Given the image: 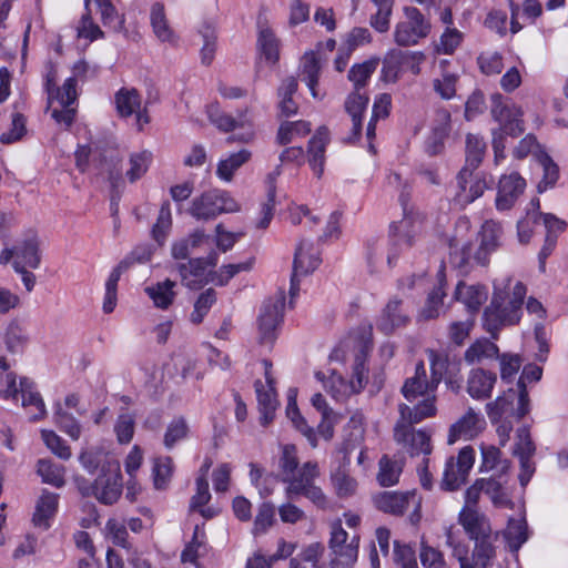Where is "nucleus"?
<instances>
[{"instance_id": "1", "label": "nucleus", "mask_w": 568, "mask_h": 568, "mask_svg": "<svg viewBox=\"0 0 568 568\" xmlns=\"http://www.w3.org/2000/svg\"><path fill=\"white\" fill-rule=\"evenodd\" d=\"M281 480L286 485L287 499L294 500L304 496L321 509L328 508L329 501L323 489L315 485L320 477V467L316 462L308 460L300 465L294 445H285L280 457Z\"/></svg>"}, {"instance_id": "2", "label": "nucleus", "mask_w": 568, "mask_h": 568, "mask_svg": "<svg viewBox=\"0 0 568 568\" xmlns=\"http://www.w3.org/2000/svg\"><path fill=\"white\" fill-rule=\"evenodd\" d=\"M510 284V278L505 284L495 282L491 302L484 311V328L494 338L503 327L518 324L523 315L526 286L521 282H516L513 287Z\"/></svg>"}, {"instance_id": "3", "label": "nucleus", "mask_w": 568, "mask_h": 568, "mask_svg": "<svg viewBox=\"0 0 568 568\" xmlns=\"http://www.w3.org/2000/svg\"><path fill=\"white\" fill-rule=\"evenodd\" d=\"M436 389L437 387L430 386V379H427L425 364L422 361L418 362L414 375L408 377L402 387V394L407 402L412 404L417 402L413 407L407 404L399 405L403 422L417 424L435 416Z\"/></svg>"}, {"instance_id": "4", "label": "nucleus", "mask_w": 568, "mask_h": 568, "mask_svg": "<svg viewBox=\"0 0 568 568\" xmlns=\"http://www.w3.org/2000/svg\"><path fill=\"white\" fill-rule=\"evenodd\" d=\"M75 483L83 497H94L103 505L115 504L123 487L119 463L104 464L102 473L92 483L84 477H77Z\"/></svg>"}, {"instance_id": "5", "label": "nucleus", "mask_w": 568, "mask_h": 568, "mask_svg": "<svg viewBox=\"0 0 568 568\" xmlns=\"http://www.w3.org/2000/svg\"><path fill=\"white\" fill-rule=\"evenodd\" d=\"M432 31L430 21L415 7L403 8V17L395 24L394 42L398 47H413L426 39Z\"/></svg>"}, {"instance_id": "6", "label": "nucleus", "mask_w": 568, "mask_h": 568, "mask_svg": "<svg viewBox=\"0 0 568 568\" xmlns=\"http://www.w3.org/2000/svg\"><path fill=\"white\" fill-rule=\"evenodd\" d=\"M240 210L239 203L222 190H210L192 200L189 213L197 221H210L223 213H234Z\"/></svg>"}, {"instance_id": "7", "label": "nucleus", "mask_w": 568, "mask_h": 568, "mask_svg": "<svg viewBox=\"0 0 568 568\" xmlns=\"http://www.w3.org/2000/svg\"><path fill=\"white\" fill-rule=\"evenodd\" d=\"M359 537H349L341 520L331 525L329 566L331 568H353L358 557Z\"/></svg>"}, {"instance_id": "8", "label": "nucleus", "mask_w": 568, "mask_h": 568, "mask_svg": "<svg viewBox=\"0 0 568 568\" xmlns=\"http://www.w3.org/2000/svg\"><path fill=\"white\" fill-rule=\"evenodd\" d=\"M284 306L285 295L283 291L277 292L264 302L257 318L258 342L261 345L271 347L274 344L282 323Z\"/></svg>"}, {"instance_id": "9", "label": "nucleus", "mask_w": 568, "mask_h": 568, "mask_svg": "<svg viewBox=\"0 0 568 568\" xmlns=\"http://www.w3.org/2000/svg\"><path fill=\"white\" fill-rule=\"evenodd\" d=\"M12 261L14 271L22 267L38 268L41 263L40 243L38 236L32 233L18 242L13 247H6L0 253V263L7 264Z\"/></svg>"}, {"instance_id": "10", "label": "nucleus", "mask_w": 568, "mask_h": 568, "mask_svg": "<svg viewBox=\"0 0 568 568\" xmlns=\"http://www.w3.org/2000/svg\"><path fill=\"white\" fill-rule=\"evenodd\" d=\"M491 102V116L500 125L495 131L514 138L520 135L525 131L521 108L510 100H505L500 94L493 95Z\"/></svg>"}, {"instance_id": "11", "label": "nucleus", "mask_w": 568, "mask_h": 568, "mask_svg": "<svg viewBox=\"0 0 568 568\" xmlns=\"http://www.w3.org/2000/svg\"><path fill=\"white\" fill-rule=\"evenodd\" d=\"M474 462L475 450L471 446L462 448L456 458L450 457L445 465L442 488L449 491L458 489L467 480Z\"/></svg>"}, {"instance_id": "12", "label": "nucleus", "mask_w": 568, "mask_h": 568, "mask_svg": "<svg viewBox=\"0 0 568 568\" xmlns=\"http://www.w3.org/2000/svg\"><path fill=\"white\" fill-rule=\"evenodd\" d=\"M526 186V180L519 173L503 174L497 185L496 209L499 212L511 210L524 194Z\"/></svg>"}, {"instance_id": "13", "label": "nucleus", "mask_w": 568, "mask_h": 568, "mask_svg": "<svg viewBox=\"0 0 568 568\" xmlns=\"http://www.w3.org/2000/svg\"><path fill=\"white\" fill-rule=\"evenodd\" d=\"M412 425L400 418L394 429L395 440L402 444L412 456L430 454V435L423 429H413Z\"/></svg>"}, {"instance_id": "14", "label": "nucleus", "mask_w": 568, "mask_h": 568, "mask_svg": "<svg viewBox=\"0 0 568 568\" xmlns=\"http://www.w3.org/2000/svg\"><path fill=\"white\" fill-rule=\"evenodd\" d=\"M77 80L68 78L61 89L55 92V99L61 109L52 108L51 116L58 124L70 128L75 119L77 109L73 104L77 101Z\"/></svg>"}, {"instance_id": "15", "label": "nucleus", "mask_w": 568, "mask_h": 568, "mask_svg": "<svg viewBox=\"0 0 568 568\" xmlns=\"http://www.w3.org/2000/svg\"><path fill=\"white\" fill-rule=\"evenodd\" d=\"M399 201L403 205L404 212H406V195L404 191L399 195ZM420 229L422 220L418 216L414 217L405 213L402 221L390 225L393 246H400L405 248L410 247L414 244L416 236L419 234Z\"/></svg>"}, {"instance_id": "16", "label": "nucleus", "mask_w": 568, "mask_h": 568, "mask_svg": "<svg viewBox=\"0 0 568 568\" xmlns=\"http://www.w3.org/2000/svg\"><path fill=\"white\" fill-rule=\"evenodd\" d=\"M486 426L484 416L473 408L457 419L449 428L448 444H454L459 439L470 440L478 436Z\"/></svg>"}, {"instance_id": "17", "label": "nucleus", "mask_w": 568, "mask_h": 568, "mask_svg": "<svg viewBox=\"0 0 568 568\" xmlns=\"http://www.w3.org/2000/svg\"><path fill=\"white\" fill-rule=\"evenodd\" d=\"M458 523L471 540L479 541L491 538L490 523L477 508L464 506L458 514Z\"/></svg>"}, {"instance_id": "18", "label": "nucleus", "mask_w": 568, "mask_h": 568, "mask_svg": "<svg viewBox=\"0 0 568 568\" xmlns=\"http://www.w3.org/2000/svg\"><path fill=\"white\" fill-rule=\"evenodd\" d=\"M501 235L503 227L499 222L488 220L483 223L479 232L480 244L474 255L478 265L485 266L489 262V255L499 246Z\"/></svg>"}, {"instance_id": "19", "label": "nucleus", "mask_w": 568, "mask_h": 568, "mask_svg": "<svg viewBox=\"0 0 568 568\" xmlns=\"http://www.w3.org/2000/svg\"><path fill=\"white\" fill-rule=\"evenodd\" d=\"M473 171L463 168L457 175L458 192L456 201L460 205H467L480 197L488 187L484 178L473 176Z\"/></svg>"}, {"instance_id": "20", "label": "nucleus", "mask_w": 568, "mask_h": 568, "mask_svg": "<svg viewBox=\"0 0 568 568\" xmlns=\"http://www.w3.org/2000/svg\"><path fill=\"white\" fill-rule=\"evenodd\" d=\"M497 375L494 372L476 367L469 371L466 382V392L476 400L490 398Z\"/></svg>"}, {"instance_id": "21", "label": "nucleus", "mask_w": 568, "mask_h": 568, "mask_svg": "<svg viewBox=\"0 0 568 568\" xmlns=\"http://www.w3.org/2000/svg\"><path fill=\"white\" fill-rule=\"evenodd\" d=\"M115 106L120 116L128 118L136 115V123L141 130L143 124L149 123L150 119L145 110H141V97L135 89L122 88L115 94Z\"/></svg>"}, {"instance_id": "22", "label": "nucleus", "mask_w": 568, "mask_h": 568, "mask_svg": "<svg viewBox=\"0 0 568 568\" xmlns=\"http://www.w3.org/2000/svg\"><path fill=\"white\" fill-rule=\"evenodd\" d=\"M450 132V113L446 109H439L435 113L430 134L425 142V151L429 155L443 152L445 141Z\"/></svg>"}, {"instance_id": "23", "label": "nucleus", "mask_w": 568, "mask_h": 568, "mask_svg": "<svg viewBox=\"0 0 568 568\" xmlns=\"http://www.w3.org/2000/svg\"><path fill=\"white\" fill-rule=\"evenodd\" d=\"M410 503L417 504L415 493L384 491L374 497L376 508L390 515H403Z\"/></svg>"}, {"instance_id": "24", "label": "nucleus", "mask_w": 568, "mask_h": 568, "mask_svg": "<svg viewBox=\"0 0 568 568\" xmlns=\"http://www.w3.org/2000/svg\"><path fill=\"white\" fill-rule=\"evenodd\" d=\"M176 270L184 286L199 290L209 282L206 262L203 257L189 258L185 263H179Z\"/></svg>"}, {"instance_id": "25", "label": "nucleus", "mask_w": 568, "mask_h": 568, "mask_svg": "<svg viewBox=\"0 0 568 568\" xmlns=\"http://www.w3.org/2000/svg\"><path fill=\"white\" fill-rule=\"evenodd\" d=\"M369 98L361 90H354L345 101L346 112L351 115L353 122L352 135L346 142L353 143L361 136L363 113L365 112Z\"/></svg>"}, {"instance_id": "26", "label": "nucleus", "mask_w": 568, "mask_h": 568, "mask_svg": "<svg viewBox=\"0 0 568 568\" xmlns=\"http://www.w3.org/2000/svg\"><path fill=\"white\" fill-rule=\"evenodd\" d=\"M329 142V132L326 126H321L308 142V163L317 178L324 171L325 149Z\"/></svg>"}, {"instance_id": "27", "label": "nucleus", "mask_w": 568, "mask_h": 568, "mask_svg": "<svg viewBox=\"0 0 568 568\" xmlns=\"http://www.w3.org/2000/svg\"><path fill=\"white\" fill-rule=\"evenodd\" d=\"M304 247L305 246L302 245L300 248H296L294 254L293 272L290 286L291 304L293 303V300L298 295L301 278L314 272L321 263V260L315 254H311L308 263L305 264Z\"/></svg>"}, {"instance_id": "28", "label": "nucleus", "mask_w": 568, "mask_h": 568, "mask_svg": "<svg viewBox=\"0 0 568 568\" xmlns=\"http://www.w3.org/2000/svg\"><path fill=\"white\" fill-rule=\"evenodd\" d=\"M59 505V495L49 490H43L36 504V510L32 521L36 527L47 530L51 526V519L54 517Z\"/></svg>"}, {"instance_id": "29", "label": "nucleus", "mask_w": 568, "mask_h": 568, "mask_svg": "<svg viewBox=\"0 0 568 568\" xmlns=\"http://www.w3.org/2000/svg\"><path fill=\"white\" fill-rule=\"evenodd\" d=\"M454 296L457 301L462 302L470 313H476L487 301L488 291L486 286L481 284L467 285L464 282H459Z\"/></svg>"}, {"instance_id": "30", "label": "nucleus", "mask_w": 568, "mask_h": 568, "mask_svg": "<svg viewBox=\"0 0 568 568\" xmlns=\"http://www.w3.org/2000/svg\"><path fill=\"white\" fill-rule=\"evenodd\" d=\"M473 245L468 241L453 237L449 241V263L453 267L467 274L474 264H477L471 253Z\"/></svg>"}, {"instance_id": "31", "label": "nucleus", "mask_w": 568, "mask_h": 568, "mask_svg": "<svg viewBox=\"0 0 568 568\" xmlns=\"http://www.w3.org/2000/svg\"><path fill=\"white\" fill-rule=\"evenodd\" d=\"M400 305L402 301L390 300L379 315L376 325L384 334L388 335L408 322V316L402 312Z\"/></svg>"}, {"instance_id": "32", "label": "nucleus", "mask_w": 568, "mask_h": 568, "mask_svg": "<svg viewBox=\"0 0 568 568\" xmlns=\"http://www.w3.org/2000/svg\"><path fill=\"white\" fill-rule=\"evenodd\" d=\"M20 394L22 397V406L34 412L30 416L32 422L44 418L47 410L44 402L39 392L36 390L34 383L23 377L20 379Z\"/></svg>"}, {"instance_id": "33", "label": "nucleus", "mask_w": 568, "mask_h": 568, "mask_svg": "<svg viewBox=\"0 0 568 568\" xmlns=\"http://www.w3.org/2000/svg\"><path fill=\"white\" fill-rule=\"evenodd\" d=\"M332 488L335 495L341 499L353 497L358 488V483L347 468L346 464L339 465L331 471L329 476Z\"/></svg>"}, {"instance_id": "34", "label": "nucleus", "mask_w": 568, "mask_h": 568, "mask_svg": "<svg viewBox=\"0 0 568 568\" xmlns=\"http://www.w3.org/2000/svg\"><path fill=\"white\" fill-rule=\"evenodd\" d=\"M528 526L524 517L509 518L508 525L504 530V538L507 547L514 554L528 540Z\"/></svg>"}, {"instance_id": "35", "label": "nucleus", "mask_w": 568, "mask_h": 568, "mask_svg": "<svg viewBox=\"0 0 568 568\" xmlns=\"http://www.w3.org/2000/svg\"><path fill=\"white\" fill-rule=\"evenodd\" d=\"M207 239L205 232L201 229L194 230L187 236L173 242L171 254L174 260H187L191 253L200 247Z\"/></svg>"}, {"instance_id": "36", "label": "nucleus", "mask_w": 568, "mask_h": 568, "mask_svg": "<svg viewBox=\"0 0 568 568\" xmlns=\"http://www.w3.org/2000/svg\"><path fill=\"white\" fill-rule=\"evenodd\" d=\"M257 48L260 55L270 64H275L280 59V42L273 31L267 27H260Z\"/></svg>"}, {"instance_id": "37", "label": "nucleus", "mask_w": 568, "mask_h": 568, "mask_svg": "<svg viewBox=\"0 0 568 568\" xmlns=\"http://www.w3.org/2000/svg\"><path fill=\"white\" fill-rule=\"evenodd\" d=\"M130 267L128 260L121 261L110 273L105 282V294L103 300V312L112 313L116 306L118 283L123 272Z\"/></svg>"}, {"instance_id": "38", "label": "nucleus", "mask_w": 568, "mask_h": 568, "mask_svg": "<svg viewBox=\"0 0 568 568\" xmlns=\"http://www.w3.org/2000/svg\"><path fill=\"white\" fill-rule=\"evenodd\" d=\"M404 64L405 52L398 49L389 50L383 59L381 79L386 83H395L400 77Z\"/></svg>"}, {"instance_id": "39", "label": "nucleus", "mask_w": 568, "mask_h": 568, "mask_svg": "<svg viewBox=\"0 0 568 568\" xmlns=\"http://www.w3.org/2000/svg\"><path fill=\"white\" fill-rule=\"evenodd\" d=\"M174 286L175 282L168 278L163 282L146 286L144 292L152 300L155 307L168 310L175 298Z\"/></svg>"}, {"instance_id": "40", "label": "nucleus", "mask_w": 568, "mask_h": 568, "mask_svg": "<svg viewBox=\"0 0 568 568\" xmlns=\"http://www.w3.org/2000/svg\"><path fill=\"white\" fill-rule=\"evenodd\" d=\"M286 415L292 420L296 429H298L307 438L310 444L315 447L317 445L316 433L313 427L307 425L300 414L296 404V389L288 390Z\"/></svg>"}, {"instance_id": "41", "label": "nucleus", "mask_w": 568, "mask_h": 568, "mask_svg": "<svg viewBox=\"0 0 568 568\" xmlns=\"http://www.w3.org/2000/svg\"><path fill=\"white\" fill-rule=\"evenodd\" d=\"M251 156L252 153L247 149L231 153L226 159H222L217 163L216 175L225 182L232 181L234 173L248 162Z\"/></svg>"}, {"instance_id": "42", "label": "nucleus", "mask_w": 568, "mask_h": 568, "mask_svg": "<svg viewBox=\"0 0 568 568\" xmlns=\"http://www.w3.org/2000/svg\"><path fill=\"white\" fill-rule=\"evenodd\" d=\"M498 346L487 338L475 341L465 352L464 359L467 364L479 363L484 359L498 356Z\"/></svg>"}, {"instance_id": "43", "label": "nucleus", "mask_w": 568, "mask_h": 568, "mask_svg": "<svg viewBox=\"0 0 568 568\" xmlns=\"http://www.w3.org/2000/svg\"><path fill=\"white\" fill-rule=\"evenodd\" d=\"M302 81L306 83L308 87L311 94L313 98L318 99L320 94L316 91V85L318 83V75L321 71L320 61L317 59L316 53L308 52L305 53L302 59Z\"/></svg>"}, {"instance_id": "44", "label": "nucleus", "mask_w": 568, "mask_h": 568, "mask_svg": "<svg viewBox=\"0 0 568 568\" xmlns=\"http://www.w3.org/2000/svg\"><path fill=\"white\" fill-rule=\"evenodd\" d=\"M379 470L377 480L381 486L388 487L398 483L403 471V462L400 459L389 458L384 455L378 463Z\"/></svg>"}, {"instance_id": "45", "label": "nucleus", "mask_w": 568, "mask_h": 568, "mask_svg": "<svg viewBox=\"0 0 568 568\" xmlns=\"http://www.w3.org/2000/svg\"><path fill=\"white\" fill-rule=\"evenodd\" d=\"M503 474H499L498 478L489 477V478H480L483 480V493L487 495L491 503L496 507H505L511 504L508 498L507 493L505 491L504 485L506 480L504 479Z\"/></svg>"}, {"instance_id": "46", "label": "nucleus", "mask_w": 568, "mask_h": 568, "mask_svg": "<svg viewBox=\"0 0 568 568\" xmlns=\"http://www.w3.org/2000/svg\"><path fill=\"white\" fill-rule=\"evenodd\" d=\"M37 473L43 483L52 485L57 488H61L65 484L64 466L55 464L50 459H39L37 464Z\"/></svg>"}, {"instance_id": "47", "label": "nucleus", "mask_w": 568, "mask_h": 568, "mask_svg": "<svg viewBox=\"0 0 568 568\" xmlns=\"http://www.w3.org/2000/svg\"><path fill=\"white\" fill-rule=\"evenodd\" d=\"M150 21L153 29L154 34L161 41H172L174 38V33L169 26L164 6L161 2H155L152 4L150 10Z\"/></svg>"}, {"instance_id": "48", "label": "nucleus", "mask_w": 568, "mask_h": 568, "mask_svg": "<svg viewBox=\"0 0 568 568\" xmlns=\"http://www.w3.org/2000/svg\"><path fill=\"white\" fill-rule=\"evenodd\" d=\"M445 276L444 270L440 267L438 272V286L435 287L428 295L427 301L423 310L420 311V316L424 320H433L439 315V311L443 306V298L445 296L444 292Z\"/></svg>"}, {"instance_id": "49", "label": "nucleus", "mask_w": 568, "mask_h": 568, "mask_svg": "<svg viewBox=\"0 0 568 568\" xmlns=\"http://www.w3.org/2000/svg\"><path fill=\"white\" fill-rule=\"evenodd\" d=\"M152 163V153L150 151L133 152L129 156V168L125 171V178L131 183L139 181L148 172Z\"/></svg>"}, {"instance_id": "50", "label": "nucleus", "mask_w": 568, "mask_h": 568, "mask_svg": "<svg viewBox=\"0 0 568 568\" xmlns=\"http://www.w3.org/2000/svg\"><path fill=\"white\" fill-rule=\"evenodd\" d=\"M263 365L265 368V379L268 385V389L264 390V386L261 381L255 382L254 386L257 395L258 407L267 409L277 408L276 394L273 387L274 381L271 376L272 364L267 359H264Z\"/></svg>"}, {"instance_id": "51", "label": "nucleus", "mask_w": 568, "mask_h": 568, "mask_svg": "<svg viewBox=\"0 0 568 568\" xmlns=\"http://www.w3.org/2000/svg\"><path fill=\"white\" fill-rule=\"evenodd\" d=\"M542 169V178L537 184V191L544 193L555 186L559 179V168L547 153H540L537 158Z\"/></svg>"}, {"instance_id": "52", "label": "nucleus", "mask_w": 568, "mask_h": 568, "mask_svg": "<svg viewBox=\"0 0 568 568\" xmlns=\"http://www.w3.org/2000/svg\"><path fill=\"white\" fill-rule=\"evenodd\" d=\"M486 143L478 134L469 133L466 136V165L469 170H476L485 155Z\"/></svg>"}, {"instance_id": "53", "label": "nucleus", "mask_w": 568, "mask_h": 568, "mask_svg": "<svg viewBox=\"0 0 568 568\" xmlns=\"http://www.w3.org/2000/svg\"><path fill=\"white\" fill-rule=\"evenodd\" d=\"M481 464L480 471H489L498 469L500 474L505 475L509 468L508 460H501L500 450L493 445H481Z\"/></svg>"}, {"instance_id": "54", "label": "nucleus", "mask_w": 568, "mask_h": 568, "mask_svg": "<svg viewBox=\"0 0 568 568\" xmlns=\"http://www.w3.org/2000/svg\"><path fill=\"white\" fill-rule=\"evenodd\" d=\"M315 377L322 382L324 388L335 398L341 399L351 393L348 382H346L342 375L336 372H332L328 377L323 372H316Z\"/></svg>"}, {"instance_id": "55", "label": "nucleus", "mask_w": 568, "mask_h": 568, "mask_svg": "<svg viewBox=\"0 0 568 568\" xmlns=\"http://www.w3.org/2000/svg\"><path fill=\"white\" fill-rule=\"evenodd\" d=\"M517 393L514 389L505 392L501 396H498L495 400L489 402L486 405L487 415L493 423H496L500 417L514 409V403L516 400Z\"/></svg>"}, {"instance_id": "56", "label": "nucleus", "mask_w": 568, "mask_h": 568, "mask_svg": "<svg viewBox=\"0 0 568 568\" xmlns=\"http://www.w3.org/2000/svg\"><path fill=\"white\" fill-rule=\"evenodd\" d=\"M378 65V59H371L354 64L348 72V80L353 82L355 90H362Z\"/></svg>"}, {"instance_id": "57", "label": "nucleus", "mask_w": 568, "mask_h": 568, "mask_svg": "<svg viewBox=\"0 0 568 568\" xmlns=\"http://www.w3.org/2000/svg\"><path fill=\"white\" fill-rule=\"evenodd\" d=\"M28 339L29 338L26 329L17 321L9 323L4 334V342L7 349L10 353L16 354L22 352L28 343Z\"/></svg>"}, {"instance_id": "58", "label": "nucleus", "mask_w": 568, "mask_h": 568, "mask_svg": "<svg viewBox=\"0 0 568 568\" xmlns=\"http://www.w3.org/2000/svg\"><path fill=\"white\" fill-rule=\"evenodd\" d=\"M311 132V123L307 121L284 122L277 132V143L285 145L293 141L296 136H305Z\"/></svg>"}, {"instance_id": "59", "label": "nucleus", "mask_w": 568, "mask_h": 568, "mask_svg": "<svg viewBox=\"0 0 568 568\" xmlns=\"http://www.w3.org/2000/svg\"><path fill=\"white\" fill-rule=\"evenodd\" d=\"M430 364V386L438 387L443 378L450 374V363L447 356L429 351L428 353Z\"/></svg>"}, {"instance_id": "60", "label": "nucleus", "mask_w": 568, "mask_h": 568, "mask_svg": "<svg viewBox=\"0 0 568 568\" xmlns=\"http://www.w3.org/2000/svg\"><path fill=\"white\" fill-rule=\"evenodd\" d=\"M458 74L443 70L440 77L433 80L434 91L444 100H450L456 95Z\"/></svg>"}, {"instance_id": "61", "label": "nucleus", "mask_w": 568, "mask_h": 568, "mask_svg": "<svg viewBox=\"0 0 568 568\" xmlns=\"http://www.w3.org/2000/svg\"><path fill=\"white\" fill-rule=\"evenodd\" d=\"M53 418L55 424L68 434L72 439H78L81 435L79 422L69 413L63 410L60 403L54 405Z\"/></svg>"}, {"instance_id": "62", "label": "nucleus", "mask_w": 568, "mask_h": 568, "mask_svg": "<svg viewBox=\"0 0 568 568\" xmlns=\"http://www.w3.org/2000/svg\"><path fill=\"white\" fill-rule=\"evenodd\" d=\"M495 557V548L490 539L475 541L470 562L476 568H489Z\"/></svg>"}, {"instance_id": "63", "label": "nucleus", "mask_w": 568, "mask_h": 568, "mask_svg": "<svg viewBox=\"0 0 568 568\" xmlns=\"http://www.w3.org/2000/svg\"><path fill=\"white\" fill-rule=\"evenodd\" d=\"M172 226V215L170 203L165 201L162 203L159 212L156 223L152 227V236L159 243L162 244Z\"/></svg>"}, {"instance_id": "64", "label": "nucleus", "mask_w": 568, "mask_h": 568, "mask_svg": "<svg viewBox=\"0 0 568 568\" xmlns=\"http://www.w3.org/2000/svg\"><path fill=\"white\" fill-rule=\"evenodd\" d=\"M82 467L90 474L95 473L99 468L102 470L104 464L116 463L108 459L106 453L99 448H90L82 452L79 456Z\"/></svg>"}]
</instances>
